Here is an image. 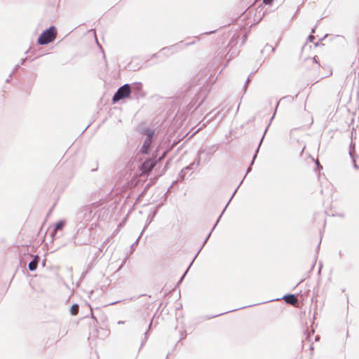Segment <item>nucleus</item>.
Instances as JSON below:
<instances>
[{"instance_id": "obj_1", "label": "nucleus", "mask_w": 359, "mask_h": 359, "mask_svg": "<svg viewBox=\"0 0 359 359\" xmlns=\"http://www.w3.org/2000/svg\"><path fill=\"white\" fill-rule=\"evenodd\" d=\"M57 34V29L55 27H50L44 31L38 38V43L45 45L53 41Z\"/></svg>"}, {"instance_id": "obj_2", "label": "nucleus", "mask_w": 359, "mask_h": 359, "mask_svg": "<svg viewBox=\"0 0 359 359\" xmlns=\"http://www.w3.org/2000/svg\"><path fill=\"white\" fill-rule=\"evenodd\" d=\"M130 87L128 84L121 86L113 97L114 102H116L121 99L128 97L130 95Z\"/></svg>"}, {"instance_id": "obj_3", "label": "nucleus", "mask_w": 359, "mask_h": 359, "mask_svg": "<svg viewBox=\"0 0 359 359\" xmlns=\"http://www.w3.org/2000/svg\"><path fill=\"white\" fill-rule=\"evenodd\" d=\"M144 133L147 135V138L144 142L141 151L143 154H147L151 144V140L154 135V132L151 130L147 129L144 131Z\"/></svg>"}, {"instance_id": "obj_4", "label": "nucleus", "mask_w": 359, "mask_h": 359, "mask_svg": "<svg viewBox=\"0 0 359 359\" xmlns=\"http://www.w3.org/2000/svg\"><path fill=\"white\" fill-rule=\"evenodd\" d=\"M155 165L156 163L151 159L146 160L141 166L142 174H148Z\"/></svg>"}, {"instance_id": "obj_5", "label": "nucleus", "mask_w": 359, "mask_h": 359, "mask_svg": "<svg viewBox=\"0 0 359 359\" xmlns=\"http://www.w3.org/2000/svg\"><path fill=\"white\" fill-rule=\"evenodd\" d=\"M283 299L287 303L292 305H294L297 302V299L294 294L285 295Z\"/></svg>"}, {"instance_id": "obj_6", "label": "nucleus", "mask_w": 359, "mask_h": 359, "mask_svg": "<svg viewBox=\"0 0 359 359\" xmlns=\"http://www.w3.org/2000/svg\"><path fill=\"white\" fill-rule=\"evenodd\" d=\"M37 264H38V257H36L35 259L29 264V269L30 271L35 270L37 267Z\"/></svg>"}, {"instance_id": "obj_7", "label": "nucleus", "mask_w": 359, "mask_h": 359, "mask_svg": "<svg viewBox=\"0 0 359 359\" xmlns=\"http://www.w3.org/2000/svg\"><path fill=\"white\" fill-rule=\"evenodd\" d=\"M79 305L78 304H74L71 306V309H70V311H71V313L73 315V316H76L79 313Z\"/></svg>"}, {"instance_id": "obj_8", "label": "nucleus", "mask_w": 359, "mask_h": 359, "mask_svg": "<svg viewBox=\"0 0 359 359\" xmlns=\"http://www.w3.org/2000/svg\"><path fill=\"white\" fill-rule=\"evenodd\" d=\"M65 222L64 221H60L58 222L55 226L54 232L55 233L57 230H61L64 226Z\"/></svg>"}, {"instance_id": "obj_9", "label": "nucleus", "mask_w": 359, "mask_h": 359, "mask_svg": "<svg viewBox=\"0 0 359 359\" xmlns=\"http://www.w3.org/2000/svg\"><path fill=\"white\" fill-rule=\"evenodd\" d=\"M273 0H263V2L266 4H271Z\"/></svg>"}, {"instance_id": "obj_10", "label": "nucleus", "mask_w": 359, "mask_h": 359, "mask_svg": "<svg viewBox=\"0 0 359 359\" xmlns=\"http://www.w3.org/2000/svg\"><path fill=\"white\" fill-rule=\"evenodd\" d=\"M313 38H314V37H313V36L310 35V36H309L308 39L311 42V41H313Z\"/></svg>"}, {"instance_id": "obj_11", "label": "nucleus", "mask_w": 359, "mask_h": 359, "mask_svg": "<svg viewBox=\"0 0 359 359\" xmlns=\"http://www.w3.org/2000/svg\"><path fill=\"white\" fill-rule=\"evenodd\" d=\"M255 157H256V154L254 155V157H253V160H252V163H253V162H254V160H255Z\"/></svg>"}, {"instance_id": "obj_12", "label": "nucleus", "mask_w": 359, "mask_h": 359, "mask_svg": "<svg viewBox=\"0 0 359 359\" xmlns=\"http://www.w3.org/2000/svg\"><path fill=\"white\" fill-rule=\"evenodd\" d=\"M229 202H228V203L225 205L226 208H227V206H228V205H229Z\"/></svg>"}, {"instance_id": "obj_13", "label": "nucleus", "mask_w": 359, "mask_h": 359, "mask_svg": "<svg viewBox=\"0 0 359 359\" xmlns=\"http://www.w3.org/2000/svg\"><path fill=\"white\" fill-rule=\"evenodd\" d=\"M236 189L233 191V196L236 194Z\"/></svg>"}]
</instances>
